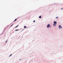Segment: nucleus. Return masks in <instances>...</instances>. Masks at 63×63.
<instances>
[{
	"label": "nucleus",
	"mask_w": 63,
	"mask_h": 63,
	"mask_svg": "<svg viewBox=\"0 0 63 63\" xmlns=\"http://www.w3.org/2000/svg\"><path fill=\"white\" fill-rule=\"evenodd\" d=\"M49 27H51V26H50V24H48L47 26V28H49Z\"/></svg>",
	"instance_id": "obj_1"
},
{
	"label": "nucleus",
	"mask_w": 63,
	"mask_h": 63,
	"mask_svg": "<svg viewBox=\"0 0 63 63\" xmlns=\"http://www.w3.org/2000/svg\"><path fill=\"white\" fill-rule=\"evenodd\" d=\"M59 29H60V28H62V26H61V25H59Z\"/></svg>",
	"instance_id": "obj_2"
},
{
	"label": "nucleus",
	"mask_w": 63,
	"mask_h": 63,
	"mask_svg": "<svg viewBox=\"0 0 63 63\" xmlns=\"http://www.w3.org/2000/svg\"><path fill=\"white\" fill-rule=\"evenodd\" d=\"M54 23L55 24H56L57 23V22L56 21H54Z\"/></svg>",
	"instance_id": "obj_3"
},
{
	"label": "nucleus",
	"mask_w": 63,
	"mask_h": 63,
	"mask_svg": "<svg viewBox=\"0 0 63 63\" xmlns=\"http://www.w3.org/2000/svg\"><path fill=\"white\" fill-rule=\"evenodd\" d=\"M53 26H56V24L54 23L53 24Z\"/></svg>",
	"instance_id": "obj_4"
},
{
	"label": "nucleus",
	"mask_w": 63,
	"mask_h": 63,
	"mask_svg": "<svg viewBox=\"0 0 63 63\" xmlns=\"http://www.w3.org/2000/svg\"><path fill=\"white\" fill-rule=\"evenodd\" d=\"M39 18H41V16H40L39 17Z\"/></svg>",
	"instance_id": "obj_5"
},
{
	"label": "nucleus",
	"mask_w": 63,
	"mask_h": 63,
	"mask_svg": "<svg viewBox=\"0 0 63 63\" xmlns=\"http://www.w3.org/2000/svg\"><path fill=\"white\" fill-rule=\"evenodd\" d=\"M24 28H26L27 27H26V26H24Z\"/></svg>",
	"instance_id": "obj_6"
},
{
	"label": "nucleus",
	"mask_w": 63,
	"mask_h": 63,
	"mask_svg": "<svg viewBox=\"0 0 63 63\" xmlns=\"http://www.w3.org/2000/svg\"><path fill=\"white\" fill-rule=\"evenodd\" d=\"M17 19H16L14 21V22H15V21H16V20H17Z\"/></svg>",
	"instance_id": "obj_7"
},
{
	"label": "nucleus",
	"mask_w": 63,
	"mask_h": 63,
	"mask_svg": "<svg viewBox=\"0 0 63 63\" xmlns=\"http://www.w3.org/2000/svg\"><path fill=\"white\" fill-rule=\"evenodd\" d=\"M13 25H14V24H13L12 25H11V26H10V27H12V26H13Z\"/></svg>",
	"instance_id": "obj_8"
},
{
	"label": "nucleus",
	"mask_w": 63,
	"mask_h": 63,
	"mask_svg": "<svg viewBox=\"0 0 63 63\" xmlns=\"http://www.w3.org/2000/svg\"><path fill=\"white\" fill-rule=\"evenodd\" d=\"M18 25H17L16 27H15V28H16V27H17V26H18Z\"/></svg>",
	"instance_id": "obj_9"
},
{
	"label": "nucleus",
	"mask_w": 63,
	"mask_h": 63,
	"mask_svg": "<svg viewBox=\"0 0 63 63\" xmlns=\"http://www.w3.org/2000/svg\"><path fill=\"white\" fill-rule=\"evenodd\" d=\"M18 30H15V31H18Z\"/></svg>",
	"instance_id": "obj_10"
},
{
	"label": "nucleus",
	"mask_w": 63,
	"mask_h": 63,
	"mask_svg": "<svg viewBox=\"0 0 63 63\" xmlns=\"http://www.w3.org/2000/svg\"><path fill=\"white\" fill-rule=\"evenodd\" d=\"M12 55V54H11L10 56H9V57H10V56H11V55Z\"/></svg>",
	"instance_id": "obj_11"
},
{
	"label": "nucleus",
	"mask_w": 63,
	"mask_h": 63,
	"mask_svg": "<svg viewBox=\"0 0 63 63\" xmlns=\"http://www.w3.org/2000/svg\"><path fill=\"white\" fill-rule=\"evenodd\" d=\"M56 18H58V17H56Z\"/></svg>",
	"instance_id": "obj_12"
},
{
	"label": "nucleus",
	"mask_w": 63,
	"mask_h": 63,
	"mask_svg": "<svg viewBox=\"0 0 63 63\" xmlns=\"http://www.w3.org/2000/svg\"><path fill=\"white\" fill-rule=\"evenodd\" d=\"M35 22V20H34L33 21V22Z\"/></svg>",
	"instance_id": "obj_13"
},
{
	"label": "nucleus",
	"mask_w": 63,
	"mask_h": 63,
	"mask_svg": "<svg viewBox=\"0 0 63 63\" xmlns=\"http://www.w3.org/2000/svg\"><path fill=\"white\" fill-rule=\"evenodd\" d=\"M62 9H63V8L61 9V10H62Z\"/></svg>",
	"instance_id": "obj_14"
},
{
	"label": "nucleus",
	"mask_w": 63,
	"mask_h": 63,
	"mask_svg": "<svg viewBox=\"0 0 63 63\" xmlns=\"http://www.w3.org/2000/svg\"><path fill=\"white\" fill-rule=\"evenodd\" d=\"M7 40L6 41V42H5V43H6V42H7Z\"/></svg>",
	"instance_id": "obj_15"
},
{
	"label": "nucleus",
	"mask_w": 63,
	"mask_h": 63,
	"mask_svg": "<svg viewBox=\"0 0 63 63\" xmlns=\"http://www.w3.org/2000/svg\"><path fill=\"white\" fill-rule=\"evenodd\" d=\"M23 30V29L22 30H22Z\"/></svg>",
	"instance_id": "obj_16"
}]
</instances>
